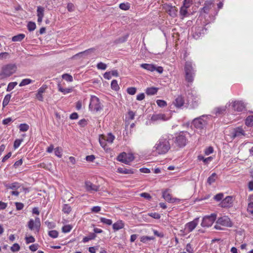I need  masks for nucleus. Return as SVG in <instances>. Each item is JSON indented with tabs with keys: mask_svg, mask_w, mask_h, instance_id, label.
<instances>
[{
	"mask_svg": "<svg viewBox=\"0 0 253 253\" xmlns=\"http://www.w3.org/2000/svg\"><path fill=\"white\" fill-rule=\"evenodd\" d=\"M212 6V2L211 1H206L205 6L200 12L195 25L192 27L193 37L195 39H199L207 33L208 27H206V26L210 22L209 20L206 19L207 15Z\"/></svg>",
	"mask_w": 253,
	"mask_h": 253,
	"instance_id": "obj_1",
	"label": "nucleus"
},
{
	"mask_svg": "<svg viewBox=\"0 0 253 253\" xmlns=\"http://www.w3.org/2000/svg\"><path fill=\"white\" fill-rule=\"evenodd\" d=\"M172 138V135L170 134H165L162 135L152 149L153 155L157 156L164 155L168 153L171 148Z\"/></svg>",
	"mask_w": 253,
	"mask_h": 253,
	"instance_id": "obj_2",
	"label": "nucleus"
},
{
	"mask_svg": "<svg viewBox=\"0 0 253 253\" xmlns=\"http://www.w3.org/2000/svg\"><path fill=\"white\" fill-rule=\"evenodd\" d=\"M210 119V116L208 115H203L194 119L192 125L195 128V131L201 135L205 134Z\"/></svg>",
	"mask_w": 253,
	"mask_h": 253,
	"instance_id": "obj_3",
	"label": "nucleus"
},
{
	"mask_svg": "<svg viewBox=\"0 0 253 253\" xmlns=\"http://www.w3.org/2000/svg\"><path fill=\"white\" fill-rule=\"evenodd\" d=\"M184 73L186 81L192 83L195 76V64L191 60H187L184 65Z\"/></svg>",
	"mask_w": 253,
	"mask_h": 253,
	"instance_id": "obj_4",
	"label": "nucleus"
},
{
	"mask_svg": "<svg viewBox=\"0 0 253 253\" xmlns=\"http://www.w3.org/2000/svg\"><path fill=\"white\" fill-rule=\"evenodd\" d=\"M190 136V134L186 131H182L176 134L174 142L179 147L182 148L185 146L188 142V137Z\"/></svg>",
	"mask_w": 253,
	"mask_h": 253,
	"instance_id": "obj_5",
	"label": "nucleus"
},
{
	"mask_svg": "<svg viewBox=\"0 0 253 253\" xmlns=\"http://www.w3.org/2000/svg\"><path fill=\"white\" fill-rule=\"evenodd\" d=\"M17 69L14 64H9L3 66L0 72V79H2L10 77L14 74Z\"/></svg>",
	"mask_w": 253,
	"mask_h": 253,
	"instance_id": "obj_6",
	"label": "nucleus"
},
{
	"mask_svg": "<svg viewBox=\"0 0 253 253\" xmlns=\"http://www.w3.org/2000/svg\"><path fill=\"white\" fill-rule=\"evenodd\" d=\"M216 214L211 213V215L205 216L203 218L201 225L203 227L211 226L216 218Z\"/></svg>",
	"mask_w": 253,
	"mask_h": 253,
	"instance_id": "obj_7",
	"label": "nucleus"
},
{
	"mask_svg": "<svg viewBox=\"0 0 253 253\" xmlns=\"http://www.w3.org/2000/svg\"><path fill=\"white\" fill-rule=\"evenodd\" d=\"M89 109L91 111L95 112L99 111L102 109L100 100L98 97L95 96H91Z\"/></svg>",
	"mask_w": 253,
	"mask_h": 253,
	"instance_id": "obj_8",
	"label": "nucleus"
},
{
	"mask_svg": "<svg viewBox=\"0 0 253 253\" xmlns=\"http://www.w3.org/2000/svg\"><path fill=\"white\" fill-rule=\"evenodd\" d=\"M134 156L132 154H127L125 152H123L118 156L117 160L126 164H129L134 160Z\"/></svg>",
	"mask_w": 253,
	"mask_h": 253,
	"instance_id": "obj_9",
	"label": "nucleus"
},
{
	"mask_svg": "<svg viewBox=\"0 0 253 253\" xmlns=\"http://www.w3.org/2000/svg\"><path fill=\"white\" fill-rule=\"evenodd\" d=\"M41 226L40 219L37 217L35 219H30L28 223V226L31 230L39 232Z\"/></svg>",
	"mask_w": 253,
	"mask_h": 253,
	"instance_id": "obj_10",
	"label": "nucleus"
},
{
	"mask_svg": "<svg viewBox=\"0 0 253 253\" xmlns=\"http://www.w3.org/2000/svg\"><path fill=\"white\" fill-rule=\"evenodd\" d=\"M140 66L142 68L150 72H154L156 71L160 74L162 73L163 72V68L162 67H156L152 64L143 63L141 64Z\"/></svg>",
	"mask_w": 253,
	"mask_h": 253,
	"instance_id": "obj_11",
	"label": "nucleus"
},
{
	"mask_svg": "<svg viewBox=\"0 0 253 253\" xmlns=\"http://www.w3.org/2000/svg\"><path fill=\"white\" fill-rule=\"evenodd\" d=\"M216 223L228 227H231L233 225L230 218L227 216H223L219 217L216 220Z\"/></svg>",
	"mask_w": 253,
	"mask_h": 253,
	"instance_id": "obj_12",
	"label": "nucleus"
},
{
	"mask_svg": "<svg viewBox=\"0 0 253 253\" xmlns=\"http://www.w3.org/2000/svg\"><path fill=\"white\" fill-rule=\"evenodd\" d=\"M230 107L234 111L241 112L245 108V104L242 101H232L230 102Z\"/></svg>",
	"mask_w": 253,
	"mask_h": 253,
	"instance_id": "obj_13",
	"label": "nucleus"
},
{
	"mask_svg": "<svg viewBox=\"0 0 253 253\" xmlns=\"http://www.w3.org/2000/svg\"><path fill=\"white\" fill-rule=\"evenodd\" d=\"M199 217L195 218L193 221L185 224V230L188 233L192 232L197 226L199 223Z\"/></svg>",
	"mask_w": 253,
	"mask_h": 253,
	"instance_id": "obj_14",
	"label": "nucleus"
},
{
	"mask_svg": "<svg viewBox=\"0 0 253 253\" xmlns=\"http://www.w3.org/2000/svg\"><path fill=\"white\" fill-rule=\"evenodd\" d=\"M85 188L86 190L90 193L97 192L99 190V187L97 185L93 184L89 181L85 182Z\"/></svg>",
	"mask_w": 253,
	"mask_h": 253,
	"instance_id": "obj_15",
	"label": "nucleus"
},
{
	"mask_svg": "<svg viewBox=\"0 0 253 253\" xmlns=\"http://www.w3.org/2000/svg\"><path fill=\"white\" fill-rule=\"evenodd\" d=\"M231 134L232 138H235L236 137L241 138L242 136H245L246 133L242 127H237L233 129Z\"/></svg>",
	"mask_w": 253,
	"mask_h": 253,
	"instance_id": "obj_16",
	"label": "nucleus"
},
{
	"mask_svg": "<svg viewBox=\"0 0 253 253\" xmlns=\"http://www.w3.org/2000/svg\"><path fill=\"white\" fill-rule=\"evenodd\" d=\"M185 103L184 97L181 95L176 96L173 102V104L178 108H181Z\"/></svg>",
	"mask_w": 253,
	"mask_h": 253,
	"instance_id": "obj_17",
	"label": "nucleus"
},
{
	"mask_svg": "<svg viewBox=\"0 0 253 253\" xmlns=\"http://www.w3.org/2000/svg\"><path fill=\"white\" fill-rule=\"evenodd\" d=\"M47 88V85H43L38 90L37 93L36 94V98L40 101H43V93L45 92Z\"/></svg>",
	"mask_w": 253,
	"mask_h": 253,
	"instance_id": "obj_18",
	"label": "nucleus"
},
{
	"mask_svg": "<svg viewBox=\"0 0 253 253\" xmlns=\"http://www.w3.org/2000/svg\"><path fill=\"white\" fill-rule=\"evenodd\" d=\"M220 205L222 208L231 207L232 205V197L231 196H227L222 201Z\"/></svg>",
	"mask_w": 253,
	"mask_h": 253,
	"instance_id": "obj_19",
	"label": "nucleus"
},
{
	"mask_svg": "<svg viewBox=\"0 0 253 253\" xmlns=\"http://www.w3.org/2000/svg\"><path fill=\"white\" fill-rule=\"evenodd\" d=\"M229 107L230 108V102L227 103L225 106L219 107L215 108L214 112L216 115H219L224 114L227 109Z\"/></svg>",
	"mask_w": 253,
	"mask_h": 253,
	"instance_id": "obj_20",
	"label": "nucleus"
},
{
	"mask_svg": "<svg viewBox=\"0 0 253 253\" xmlns=\"http://www.w3.org/2000/svg\"><path fill=\"white\" fill-rule=\"evenodd\" d=\"M166 115L164 114H156L152 115L151 118V121L152 122H156L159 121H166L167 120Z\"/></svg>",
	"mask_w": 253,
	"mask_h": 253,
	"instance_id": "obj_21",
	"label": "nucleus"
},
{
	"mask_svg": "<svg viewBox=\"0 0 253 253\" xmlns=\"http://www.w3.org/2000/svg\"><path fill=\"white\" fill-rule=\"evenodd\" d=\"M44 8L39 6L37 7V13L38 16V22L40 23L42 21V18L44 16Z\"/></svg>",
	"mask_w": 253,
	"mask_h": 253,
	"instance_id": "obj_22",
	"label": "nucleus"
},
{
	"mask_svg": "<svg viewBox=\"0 0 253 253\" xmlns=\"http://www.w3.org/2000/svg\"><path fill=\"white\" fill-rule=\"evenodd\" d=\"M163 197L169 203H175L177 200L176 198H172L168 190L163 192Z\"/></svg>",
	"mask_w": 253,
	"mask_h": 253,
	"instance_id": "obj_23",
	"label": "nucleus"
},
{
	"mask_svg": "<svg viewBox=\"0 0 253 253\" xmlns=\"http://www.w3.org/2000/svg\"><path fill=\"white\" fill-rule=\"evenodd\" d=\"M166 10L169 14L171 17H174L177 15V10L175 6L167 5L166 7Z\"/></svg>",
	"mask_w": 253,
	"mask_h": 253,
	"instance_id": "obj_24",
	"label": "nucleus"
},
{
	"mask_svg": "<svg viewBox=\"0 0 253 253\" xmlns=\"http://www.w3.org/2000/svg\"><path fill=\"white\" fill-rule=\"evenodd\" d=\"M4 185L7 189L14 190L18 189L20 187V184L17 182H14L12 183H4Z\"/></svg>",
	"mask_w": 253,
	"mask_h": 253,
	"instance_id": "obj_25",
	"label": "nucleus"
},
{
	"mask_svg": "<svg viewBox=\"0 0 253 253\" xmlns=\"http://www.w3.org/2000/svg\"><path fill=\"white\" fill-rule=\"evenodd\" d=\"M57 88L59 91L62 92L63 94H66L71 93L73 91V88H63L61 84H58L57 85Z\"/></svg>",
	"mask_w": 253,
	"mask_h": 253,
	"instance_id": "obj_26",
	"label": "nucleus"
},
{
	"mask_svg": "<svg viewBox=\"0 0 253 253\" xmlns=\"http://www.w3.org/2000/svg\"><path fill=\"white\" fill-rule=\"evenodd\" d=\"M124 227V223L122 220H118L113 224V229L115 231H118Z\"/></svg>",
	"mask_w": 253,
	"mask_h": 253,
	"instance_id": "obj_27",
	"label": "nucleus"
},
{
	"mask_svg": "<svg viewBox=\"0 0 253 253\" xmlns=\"http://www.w3.org/2000/svg\"><path fill=\"white\" fill-rule=\"evenodd\" d=\"M99 141L100 145L102 148H104V150H107L108 149V146H107V142L106 140H105V135H101L99 136Z\"/></svg>",
	"mask_w": 253,
	"mask_h": 253,
	"instance_id": "obj_28",
	"label": "nucleus"
},
{
	"mask_svg": "<svg viewBox=\"0 0 253 253\" xmlns=\"http://www.w3.org/2000/svg\"><path fill=\"white\" fill-rule=\"evenodd\" d=\"M180 14L182 19L188 16L189 15L188 8L185 7V6H182L180 10Z\"/></svg>",
	"mask_w": 253,
	"mask_h": 253,
	"instance_id": "obj_29",
	"label": "nucleus"
},
{
	"mask_svg": "<svg viewBox=\"0 0 253 253\" xmlns=\"http://www.w3.org/2000/svg\"><path fill=\"white\" fill-rule=\"evenodd\" d=\"M105 140L109 144H112L115 138V136L112 133H107V135H105Z\"/></svg>",
	"mask_w": 253,
	"mask_h": 253,
	"instance_id": "obj_30",
	"label": "nucleus"
},
{
	"mask_svg": "<svg viewBox=\"0 0 253 253\" xmlns=\"http://www.w3.org/2000/svg\"><path fill=\"white\" fill-rule=\"evenodd\" d=\"M118 172L120 173L133 174L134 171L132 169H124L119 168L118 169Z\"/></svg>",
	"mask_w": 253,
	"mask_h": 253,
	"instance_id": "obj_31",
	"label": "nucleus"
},
{
	"mask_svg": "<svg viewBox=\"0 0 253 253\" xmlns=\"http://www.w3.org/2000/svg\"><path fill=\"white\" fill-rule=\"evenodd\" d=\"M25 37L24 34H20L14 36L12 38L13 42H21L22 41Z\"/></svg>",
	"mask_w": 253,
	"mask_h": 253,
	"instance_id": "obj_32",
	"label": "nucleus"
},
{
	"mask_svg": "<svg viewBox=\"0 0 253 253\" xmlns=\"http://www.w3.org/2000/svg\"><path fill=\"white\" fill-rule=\"evenodd\" d=\"M11 97V95L10 94H7L4 96L3 101H2L3 107H5L8 104L9 101L10 100Z\"/></svg>",
	"mask_w": 253,
	"mask_h": 253,
	"instance_id": "obj_33",
	"label": "nucleus"
},
{
	"mask_svg": "<svg viewBox=\"0 0 253 253\" xmlns=\"http://www.w3.org/2000/svg\"><path fill=\"white\" fill-rule=\"evenodd\" d=\"M33 82L34 81L30 79H25L22 80L19 85V86H23L29 84Z\"/></svg>",
	"mask_w": 253,
	"mask_h": 253,
	"instance_id": "obj_34",
	"label": "nucleus"
},
{
	"mask_svg": "<svg viewBox=\"0 0 253 253\" xmlns=\"http://www.w3.org/2000/svg\"><path fill=\"white\" fill-rule=\"evenodd\" d=\"M216 177V174L213 173L209 176L207 180V182L209 185H211L212 183L215 182Z\"/></svg>",
	"mask_w": 253,
	"mask_h": 253,
	"instance_id": "obj_35",
	"label": "nucleus"
},
{
	"mask_svg": "<svg viewBox=\"0 0 253 253\" xmlns=\"http://www.w3.org/2000/svg\"><path fill=\"white\" fill-rule=\"evenodd\" d=\"M158 91V89L156 87H149L147 88L146 93L148 95H154Z\"/></svg>",
	"mask_w": 253,
	"mask_h": 253,
	"instance_id": "obj_36",
	"label": "nucleus"
},
{
	"mask_svg": "<svg viewBox=\"0 0 253 253\" xmlns=\"http://www.w3.org/2000/svg\"><path fill=\"white\" fill-rule=\"evenodd\" d=\"M246 125L248 126H253V115L249 116L246 119Z\"/></svg>",
	"mask_w": 253,
	"mask_h": 253,
	"instance_id": "obj_37",
	"label": "nucleus"
},
{
	"mask_svg": "<svg viewBox=\"0 0 253 253\" xmlns=\"http://www.w3.org/2000/svg\"><path fill=\"white\" fill-rule=\"evenodd\" d=\"M111 88L115 91H117L120 89L119 85L118 84V82L116 80H114L112 81L111 84Z\"/></svg>",
	"mask_w": 253,
	"mask_h": 253,
	"instance_id": "obj_38",
	"label": "nucleus"
},
{
	"mask_svg": "<svg viewBox=\"0 0 253 253\" xmlns=\"http://www.w3.org/2000/svg\"><path fill=\"white\" fill-rule=\"evenodd\" d=\"M95 233H91L88 236L85 237L83 238V242L86 243L88 242L89 240L94 239L96 237Z\"/></svg>",
	"mask_w": 253,
	"mask_h": 253,
	"instance_id": "obj_39",
	"label": "nucleus"
},
{
	"mask_svg": "<svg viewBox=\"0 0 253 253\" xmlns=\"http://www.w3.org/2000/svg\"><path fill=\"white\" fill-rule=\"evenodd\" d=\"M154 239L155 237L153 236H143L141 237L140 241L142 243H145L148 241L154 240Z\"/></svg>",
	"mask_w": 253,
	"mask_h": 253,
	"instance_id": "obj_40",
	"label": "nucleus"
},
{
	"mask_svg": "<svg viewBox=\"0 0 253 253\" xmlns=\"http://www.w3.org/2000/svg\"><path fill=\"white\" fill-rule=\"evenodd\" d=\"M62 211L65 213L69 214L71 211V207L68 204H64Z\"/></svg>",
	"mask_w": 253,
	"mask_h": 253,
	"instance_id": "obj_41",
	"label": "nucleus"
},
{
	"mask_svg": "<svg viewBox=\"0 0 253 253\" xmlns=\"http://www.w3.org/2000/svg\"><path fill=\"white\" fill-rule=\"evenodd\" d=\"M54 154L57 157L61 158L62 156V149L59 147H56L54 149Z\"/></svg>",
	"mask_w": 253,
	"mask_h": 253,
	"instance_id": "obj_42",
	"label": "nucleus"
},
{
	"mask_svg": "<svg viewBox=\"0 0 253 253\" xmlns=\"http://www.w3.org/2000/svg\"><path fill=\"white\" fill-rule=\"evenodd\" d=\"M17 84V83L16 82L9 83L7 85L6 91H10L15 87Z\"/></svg>",
	"mask_w": 253,
	"mask_h": 253,
	"instance_id": "obj_43",
	"label": "nucleus"
},
{
	"mask_svg": "<svg viewBox=\"0 0 253 253\" xmlns=\"http://www.w3.org/2000/svg\"><path fill=\"white\" fill-rule=\"evenodd\" d=\"M119 7L124 10H127L130 8V4L128 2L121 3L119 5Z\"/></svg>",
	"mask_w": 253,
	"mask_h": 253,
	"instance_id": "obj_44",
	"label": "nucleus"
},
{
	"mask_svg": "<svg viewBox=\"0 0 253 253\" xmlns=\"http://www.w3.org/2000/svg\"><path fill=\"white\" fill-rule=\"evenodd\" d=\"M29 128V126L26 124H21L19 126V129L21 131H27Z\"/></svg>",
	"mask_w": 253,
	"mask_h": 253,
	"instance_id": "obj_45",
	"label": "nucleus"
},
{
	"mask_svg": "<svg viewBox=\"0 0 253 253\" xmlns=\"http://www.w3.org/2000/svg\"><path fill=\"white\" fill-rule=\"evenodd\" d=\"M27 28L29 31H34L36 28L35 23L33 22H29L28 24Z\"/></svg>",
	"mask_w": 253,
	"mask_h": 253,
	"instance_id": "obj_46",
	"label": "nucleus"
},
{
	"mask_svg": "<svg viewBox=\"0 0 253 253\" xmlns=\"http://www.w3.org/2000/svg\"><path fill=\"white\" fill-rule=\"evenodd\" d=\"M48 235L52 238H56L58 236V232L56 230H50L48 232Z\"/></svg>",
	"mask_w": 253,
	"mask_h": 253,
	"instance_id": "obj_47",
	"label": "nucleus"
},
{
	"mask_svg": "<svg viewBox=\"0 0 253 253\" xmlns=\"http://www.w3.org/2000/svg\"><path fill=\"white\" fill-rule=\"evenodd\" d=\"M100 221L102 223L107 224L108 225H110L112 224V221L111 219H107L105 217H101Z\"/></svg>",
	"mask_w": 253,
	"mask_h": 253,
	"instance_id": "obj_48",
	"label": "nucleus"
},
{
	"mask_svg": "<svg viewBox=\"0 0 253 253\" xmlns=\"http://www.w3.org/2000/svg\"><path fill=\"white\" fill-rule=\"evenodd\" d=\"M72 229V226L70 225H64L62 228V230L63 233H68L70 232L71 229Z\"/></svg>",
	"mask_w": 253,
	"mask_h": 253,
	"instance_id": "obj_49",
	"label": "nucleus"
},
{
	"mask_svg": "<svg viewBox=\"0 0 253 253\" xmlns=\"http://www.w3.org/2000/svg\"><path fill=\"white\" fill-rule=\"evenodd\" d=\"M62 78L65 81L69 82H71L73 81V77L71 75L69 74H64L62 75Z\"/></svg>",
	"mask_w": 253,
	"mask_h": 253,
	"instance_id": "obj_50",
	"label": "nucleus"
},
{
	"mask_svg": "<svg viewBox=\"0 0 253 253\" xmlns=\"http://www.w3.org/2000/svg\"><path fill=\"white\" fill-rule=\"evenodd\" d=\"M98 69L105 70L107 68V65L103 62H99L96 66Z\"/></svg>",
	"mask_w": 253,
	"mask_h": 253,
	"instance_id": "obj_51",
	"label": "nucleus"
},
{
	"mask_svg": "<svg viewBox=\"0 0 253 253\" xmlns=\"http://www.w3.org/2000/svg\"><path fill=\"white\" fill-rule=\"evenodd\" d=\"M26 243L29 244L30 243H34L35 242V238L32 236L25 237Z\"/></svg>",
	"mask_w": 253,
	"mask_h": 253,
	"instance_id": "obj_52",
	"label": "nucleus"
},
{
	"mask_svg": "<svg viewBox=\"0 0 253 253\" xmlns=\"http://www.w3.org/2000/svg\"><path fill=\"white\" fill-rule=\"evenodd\" d=\"M148 215L149 216H151L153 218L157 219H160L161 217L160 214L157 212H150L148 213Z\"/></svg>",
	"mask_w": 253,
	"mask_h": 253,
	"instance_id": "obj_53",
	"label": "nucleus"
},
{
	"mask_svg": "<svg viewBox=\"0 0 253 253\" xmlns=\"http://www.w3.org/2000/svg\"><path fill=\"white\" fill-rule=\"evenodd\" d=\"M20 246L17 243H15L11 247L10 250L12 252H15L19 251L20 250Z\"/></svg>",
	"mask_w": 253,
	"mask_h": 253,
	"instance_id": "obj_54",
	"label": "nucleus"
},
{
	"mask_svg": "<svg viewBox=\"0 0 253 253\" xmlns=\"http://www.w3.org/2000/svg\"><path fill=\"white\" fill-rule=\"evenodd\" d=\"M136 92V88L134 87H128L127 89V92L130 95H134Z\"/></svg>",
	"mask_w": 253,
	"mask_h": 253,
	"instance_id": "obj_55",
	"label": "nucleus"
},
{
	"mask_svg": "<svg viewBox=\"0 0 253 253\" xmlns=\"http://www.w3.org/2000/svg\"><path fill=\"white\" fill-rule=\"evenodd\" d=\"M185 250L189 253H194L193 248L192 247V245L190 243H188L186 245V247H185Z\"/></svg>",
	"mask_w": 253,
	"mask_h": 253,
	"instance_id": "obj_56",
	"label": "nucleus"
},
{
	"mask_svg": "<svg viewBox=\"0 0 253 253\" xmlns=\"http://www.w3.org/2000/svg\"><path fill=\"white\" fill-rule=\"evenodd\" d=\"M247 211L248 212L253 214V202H251L248 204Z\"/></svg>",
	"mask_w": 253,
	"mask_h": 253,
	"instance_id": "obj_57",
	"label": "nucleus"
},
{
	"mask_svg": "<svg viewBox=\"0 0 253 253\" xmlns=\"http://www.w3.org/2000/svg\"><path fill=\"white\" fill-rule=\"evenodd\" d=\"M22 141H23L22 139H16L14 141V145H13L14 149H16L18 148L20 146Z\"/></svg>",
	"mask_w": 253,
	"mask_h": 253,
	"instance_id": "obj_58",
	"label": "nucleus"
},
{
	"mask_svg": "<svg viewBox=\"0 0 253 253\" xmlns=\"http://www.w3.org/2000/svg\"><path fill=\"white\" fill-rule=\"evenodd\" d=\"M156 103L161 107H164L167 105L166 102L163 100H157Z\"/></svg>",
	"mask_w": 253,
	"mask_h": 253,
	"instance_id": "obj_59",
	"label": "nucleus"
},
{
	"mask_svg": "<svg viewBox=\"0 0 253 253\" xmlns=\"http://www.w3.org/2000/svg\"><path fill=\"white\" fill-rule=\"evenodd\" d=\"M9 54L8 52H1L0 53V60H3L7 59L8 57Z\"/></svg>",
	"mask_w": 253,
	"mask_h": 253,
	"instance_id": "obj_60",
	"label": "nucleus"
},
{
	"mask_svg": "<svg viewBox=\"0 0 253 253\" xmlns=\"http://www.w3.org/2000/svg\"><path fill=\"white\" fill-rule=\"evenodd\" d=\"M39 247V245L38 244H34L29 246L30 250L32 252L36 251Z\"/></svg>",
	"mask_w": 253,
	"mask_h": 253,
	"instance_id": "obj_61",
	"label": "nucleus"
},
{
	"mask_svg": "<svg viewBox=\"0 0 253 253\" xmlns=\"http://www.w3.org/2000/svg\"><path fill=\"white\" fill-rule=\"evenodd\" d=\"M223 197V194L222 193H218L214 196V199L216 201H220Z\"/></svg>",
	"mask_w": 253,
	"mask_h": 253,
	"instance_id": "obj_62",
	"label": "nucleus"
},
{
	"mask_svg": "<svg viewBox=\"0 0 253 253\" xmlns=\"http://www.w3.org/2000/svg\"><path fill=\"white\" fill-rule=\"evenodd\" d=\"M213 151V149L212 147H209L205 150V153L206 155H209L211 154Z\"/></svg>",
	"mask_w": 253,
	"mask_h": 253,
	"instance_id": "obj_63",
	"label": "nucleus"
},
{
	"mask_svg": "<svg viewBox=\"0 0 253 253\" xmlns=\"http://www.w3.org/2000/svg\"><path fill=\"white\" fill-rule=\"evenodd\" d=\"M192 0H184L183 2V4L182 6H185V7L189 8L192 3Z\"/></svg>",
	"mask_w": 253,
	"mask_h": 253,
	"instance_id": "obj_64",
	"label": "nucleus"
}]
</instances>
